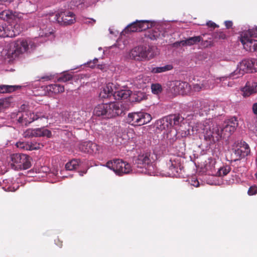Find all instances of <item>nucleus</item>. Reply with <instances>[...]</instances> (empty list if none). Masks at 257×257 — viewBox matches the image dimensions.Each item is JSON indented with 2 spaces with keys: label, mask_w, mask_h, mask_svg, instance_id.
Wrapping results in <instances>:
<instances>
[{
  "label": "nucleus",
  "mask_w": 257,
  "mask_h": 257,
  "mask_svg": "<svg viewBox=\"0 0 257 257\" xmlns=\"http://www.w3.org/2000/svg\"><path fill=\"white\" fill-rule=\"evenodd\" d=\"M124 113L122 104L118 102L100 103L93 110L94 115L103 118H111Z\"/></svg>",
  "instance_id": "f257e3e1"
},
{
  "label": "nucleus",
  "mask_w": 257,
  "mask_h": 257,
  "mask_svg": "<svg viewBox=\"0 0 257 257\" xmlns=\"http://www.w3.org/2000/svg\"><path fill=\"white\" fill-rule=\"evenodd\" d=\"M35 47V43L32 40L19 39L11 45L8 54L12 58H16L20 54L27 52L30 49H34Z\"/></svg>",
  "instance_id": "f03ea898"
},
{
  "label": "nucleus",
  "mask_w": 257,
  "mask_h": 257,
  "mask_svg": "<svg viewBox=\"0 0 257 257\" xmlns=\"http://www.w3.org/2000/svg\"><path fill=\"white\" fill-rule=\"evenodd\" d=\"M11 166L15 170H26L31 166L32 158L24 154H13L10 156Z\"/></svg>",
  "instance_id": "7ed1b4c3"
},
{
  "label": "nucleus",
  "mask_w": 257,
  "mask_h": 257,
  "mask_svg": "<svg viewBox=\"0 0 257 257\" xmlns=\"http://www.w3.org/2000/svg\"><path fill=\"white\" fill-rule=\"evenodd\" d=\"M105 166L119 176L128 174L132 171L131 165L119 159L108 161Z\"/></svg>",
  "instance_id": "20e7f679"
},
{
  "label": "nucleus",
  "mask_w": 257,
  "mask_h": 257,
  "mask_svg": "<svg viewBox=\"0 0 257 257\" xmlns=\"http://www.w3.org/2000/svg\"><path fill=\"white\" fill-rule=\"evenodd\" d=\"M48 115L43 112L38 111L36 113L31 111L24 112L19 117L18 119L19 123L27 125L35 120L40 119L47 123Z\"/></svg>",
  "instance_id": "39448f33"
},
{
  "label": "nucleus",
  "mask_w": 257,
  "mask_h": 257,
  "mask_svg": "<svg viewBox=\"0 0 257 257\" xmlns=\"http://www.w3.org/2000/svg\"><path fill=\"white\" fill-rule=\"evenodd\" d=\"M152 119L151 115L143 112L129 113L126 118L127 122L134 126H140L149 122Z\"/></svg>",
  "instance_id": "423d86ee"
},
{
  "label": "nucleus",
  "mask_w": 257,
  "mask_h": 257,
  "mask_svg": "<svg viewBox=\"0 0 257 257\" xmlns=\"http://www.w3.org/2000/svg\"><path fill=\"white\" fill-rule=\"evenodd\" d=\"M154 56L153 48L141 46L135 47L130 53V57L137 61L149 60L153 58Z\"/></svg>",
  "instance_id": "0eeeda50"
},
{
  "label": "nucleus",
  "mask_w": 257,
  "mask_h": 257,
  "mask_svg": "<svg viewBox=\"0 0 257 257\" xmlns=\"http://www.w3.org/2000/svg\"><path fill=\"white\" fill-rule=\"evenodd\" d=\"M157 159L154 153L146 152L138 156L135 160V164L138 168H145L149 169Z\"/></svg>",
  "instance_id": "6e6552de"
},
{
  "label": "nucleus",
  "mask_w": 257,
  "mask_h": 257,
  "mask_svg": "<svg viewBox=\"0 0 257 257\" xmlns=\"http://www.w3.org/2000/svg\"><path fill=\"white\" fill-rule=\"evenodd\" d=\"M152 23L148 20H137L127 25L122 33L128 34L132 32L145 31L152 27Z\"/></svg>",
  "instance_id": "1a4fd4ad"
},
{
  "label": "nucleus",
  "mask_w": 257,
  "mask_h": 257,
  "mask_svg": "<svg viewBox=\"0 0 257 257\" xmlns=\"http://www.w3.org/2000/svg\"><path fill=\"white\" fill-rule=\"evenodd\" d=\"M203 130L205 140L211 143H215L222 138L220 129L217 125H212V128L209 125H205Z\"/></svg>",
  "instance_id": "9d476101"
},
{
  "label": "nucleus",
  "mask_w": 257,
  "mask_h": 257,
  "mask_svg": "<svg viewBox=\"0 0 257 257\" xmlns=\"http://www.w3.org/2000/svg\"><path fill=\"white\" fill-rule=\"evenodd\" d=\"M183 120V117L180 114H172L163 117L159 121L161 128L165 130L175 125H179Z\"/></svg>",
  "instance_id": "9b49d317"
},
{
  "label": "nucleus",
  "mask_w": 257,
  "mask_h": 257,
  "mask_svg": "<svg viewBox=\"0 0 257 257\" xmlns=\"http://www.w3.org/2000/svg\"><path fill=\"white\" fill-rule=\"evenodd\" d=\"M19 26L16 25H6V24L0 26V37H15L20 34L21 31L18 30Z\"/></svg>",
  "instance_id": "f8f14e48"
},
{
  "label": "nucleus",
  "mask_w": 257,
  "mask_h": 257,
  "mask_svg": "<svg viewBox=\"0 0 257 257\" xmlns=\"http://www.w3.org/2000/svg\"><path fill=\"white\" fill-rule=\"evenodd\" d=\"M250 153V148L248 144L243 142L234 149L232 158L234 161H238L247 156Z\"/></svg>",
  "instance_id": "ddd939ff"
},
{
  "label": "nucleus",
  "mask_w": 257,
  "mask_h": 257,
  "mask_svg": "<svg viewBox=\"0 0 257 257\" xmlns=\"http://www.w3.org/2000/svg\"><path fill=\"white\" fill-rule=\"evenodd\" d=\"M58 22L64 25H71L75 22V15L71 12H62L56 15Z\"/></svg>",
  "instance_id": "4468645a"
},
{
  "label": "nucleus",
  "mask_w": 257,
  "mask_h": 257,
  "mask_svg": "<svg viewBox=\"0 0 257 257\" xmlns=\"http://www.w3.org/2000/svg\"><path fill=\"white\" fill-rule=\"evenodd\" d=\"M25 137H47L50 138L52 134L50 131L44 128H37L36 129H29L25 132Z\"/></svg>",
  "instance_id": "2eb2a0df"
},
{
  "label": "nucleus",
  "mask_w": 257,
  "mask_h": 257,
  "mask_svg": "<svg viewBox=\"0 0 257 257\" xmlns=\"http://www.w3.org/2000/svg\"><path fill=\"white\" fill-rule=\"evenodd\" d=\"M81 151L89 154L98 153L100 147L91 141L85 142L82 143L80 147Z\"/></svg>",
  "instance_id": "dca6fc26"
},
{
  "label": "nucleus",
  "mask_w": 257,
  "mask_h": 257,
  "mask_svg": "<svg viewBox=\"0 0 257 257\" xmlns=\"http://www.w3.org/2000/svg\"><path fill=\"white\" fill-rule=\"evenodd\" d=\"M252 63L249 62V59H245L240 62L239 64L237 65V69L231 74L232 76L239 74L242 75L245 73L251 72V66Z\"/></svg>",
  "instance_id": "f3484780"
},
{
  "label": "nucleus",
  "mask_w": 257,
  "mask_h": 257,
  "mask_svg": "<svg viewBox=\"0 0 257 257\" xmlns=\"http://www.w3.org/2000/svg\"><path fill=\"white\" fill-rule=\"evenodd\" d=\"M193 108L195 111H198L200 115L207 113L210 110L208 102L204 100L195 101Z\"/></svg>",
  "instance_id": "a211bd4d"
},
{
  "label": "nucleus",
  "mask_w": 257,
  "mask_h": 257,
  "mask_svg": "<svg viewBox=\"0 0 257 257\" xmlns=\"http://www.w3.org/2000/svg\"><path fill=\"white\" fill-rule=\"evenodd\" d=\"M242 96L244 97L257 92V83L247 82L244 87L241 89Z\"/></svg>",
  "instance_id": "6ab92c4d"
},
{
  "label": "nucleus",
  "mask_w": 257,
  "mask_h": 257,
  "mask_svg": "<svg viewBox=\"0 0 257 257\" xmlns=\"http://www.w3.org/2000/svg\"><path fill=\"white\" fill-rule=\"evenodd\" d=\"M173 88L176 93L183 94L189 89L188 83L186 82L176 81L173 83Z\"/></svg>",
  "instance_id": "aec40b11"
},
{
  "label": "nucleus",
  "mask_w": 257,
  "mask_h": 257,
  "mask_svg": "<svg viewBox=\"0 0 257 257\" xmlns=\"http://www.w3.org/2000/svg\"><path fill=\"white\" fill-rule=\"evenodd\" d=\"M167 166L169 168L168 173L170 175L176 176L179 171L180 163L176 160L171 159L167 163Z\"/></svg>",
  "instance_id": "412c9836"
},
{
  "label": "nucleus",
  "mask_w": 257,
  "mask_h": 257,
  "mask_svg": "<svg viewBox=\"0 0 257 257\" xmlns=\"http://www.w3.org/2000/svg\"><path fill=\"white\" fill-rule=\"evenodd\" d=\"M257 37V27L253 28L243 32L240 39L241 42L254 40L252 38Z\"/></svg>",
  "instance_id": "4be33fe9"
},
{
  "label": "nucleus",
  "mask_w": 257,
  "mask_h": 257,
  "mask_svg": "<svg viewBox=\"0 0 257 257\" xmlns=\"http://www.w3.org/2000/svg\"><path fill=\"white\" fill-rule=\"evenodd\" d=\"M112 85V83H109L103 88L100 93L102 98H106L113 96L116 98V92L113 91Z\"/></svg>",
  "instance_id": "5701e85b"
},
{
  "label": "nucleus",
  "mask_w": 257,
  "mask_h": 257,
  "mask_svg": "<svg viewBox=\"0 0 257 257\" xmlns=\"http://www.w3.org/2000/svg\"><path fill=\"white\" fill-rule=\"evenodd\" d=\"M161 35H163V33L159 28L156 27L148 31L145 34V36L146 38H149L152 40H157L158 38L161 37Z\"/></svg>",
  "instance_id": "b1692460"
},
{
  "label": "nucleus",
  "mask_w": 257,
  "mask_h": 257,
  "mask_svg": "<svg viewBox=\"0 0 257 257\" xmlns=\"http://www.w3.org/2000/svg\"><path fill=\"white\" fill-rule=\"evenodd\" d=\"M236 130L234 127H232L229 124H227L225 122L223 126L220 129V132L222 135V138H228Z\"/></svg>",
  "instance_id": "393cba45"
},
{
  "label": "nucleus",
  "mask_w": 257,
  "mask_h": 257,
  "mask_svg": "<svg viewBox=\"0 0 257 257\" xmlns=\"http://www.w3.org/2000/svg\"><path fill=\"white\" fill-rule=\"evenodd\" d=\"M202 40V38L200 36H194L192 37H190L185 40H182V46H191L193 45L196 44L199 42H200Z\"/></svg>",
  "instance_id": "a878e982"
},
{
  "label": "nucleus",
  "mask_w": 257,
  "mask_h": 257,
  "mask_svg": "<svg viewBox=\"0 0 257 257\" xmlns=\"http://www.w3.org/2000/svg\"><path fill=\"white\" fill-rule=\"evenodd\" d=\"M47 91L54 94L62 93L64 91V87L58 84H52L47 86Z\"/></svg>",
  "instance_id": "bb28decb"
},
{
  "label": "nucleus",
  "mask_w": 257,
  "mask_h": 257,
  "mask_svg": "<svg viewBox=\"0 0 257 257\" xmlns=\"http://www.w3.org/2000/svg\"><path fill=\"white\" fill-rule=\"evenodd\" d=\"M16 16V13L11 10H7L0 13V18L6 21L13 20Z\"/></svg>",
  "instance_id": "cd10ccee"
},
{
  "label": "nucleus",
  "mask_w": 257,
  "mask_h": 257,
  "mask_svg": "<svg viewBox=\"0 0 257 257\" xmlns=\"http://www.w3.org/2000/svg\"><path fill=\"white\" fill-rule=\"evenodd\" d=\"M244 49L249 51H257V41L252 40L241 42Z\"/></svg>",
  "instance_id": "c85d7f7f"
},
{
  "label": "nucleus",
  "mask_w": 257,
  "mask_h": 257,
  "mask_svg": "<svg viewBox=\"0 0 257 257\" xmlns=\"http://www.w3.org/2000/svg\"><path fill=\"white\" fill-rule=\"evenodd\" d=\"M21 88L19 85H0V93H11Z\"/></svg>",
  "instance_id": "c756f323"
},
{
  "label": "nucleus",
  "mask_w": 257,
  "mask_h": 257,
  "mask_svg": "<svg viewBox=\"0 0 257 257\" xmlns=\"http://www.w3.org/2000/svg\"><path fill=\"white\" fill-rule=\"evenodd\" d=\"M173 69L171 65H166L164 66L152 68L151 72L153 73H160L171 70Z\"/></svg>",
  "instance_id": "7c9ffc66"
},
{
  "label": "nucleus",
  "mask_w": 257,
  "mask_h": 257,
  "mask_svg": "<svg viewBox=\"0 0 257 257\" xmlns=\"http://www.w3.org/2000/svg\"><path fill=\"white\" fill-rule=\"evenodd\" d=\"M80 160L78 159H73L68 162L65 165V168L67 170L72 171L76 169L79 165Z\"/></svg>",
  "instance_id": "2f4dec72"
},
{
  "label": "nucleus",
  "mask_w": 257,
  "mask_h": 257,
  "mask_svg": "<svg viewBox=\"0 0 257 257\" xmlns=\"http://www.w3.org/2000/svg\"><path fill=\"white\" fill-rule=\"evenodd\" d=\"M167 139L170 144H173L178 139L177 131L171 130L167 134Z\"/></svg>",
  "instance_id": "473e14b6"
},
{
  "label": "nucleus",
  "mask_w": 257,
  "mask_h": 257,
  "mask_svg": "<svg viewBox=\"0 0 257 257\" xmlns=\"http://www.w3.org/2000/svg\"><path fill=\"white\" fill-rule=\"evenodd\" d=\"M231 168L228 166H225L220 168L217 172L218 176L223 177L226 175L230 171Z\"/></svg>",
  "instance_id": "72a5a7b5"
},
{
  "label": "nucleus",
  "mask_w": 257,
  "mask_h": 257,
  "mask_svg": "<svg viewBox=\"0 0 257 257\" xmlns=\"http://www.w3.org/2000/svg\"><path fill=\"white\" fill-rule=\"evenodd\" d=\"M213 38L214 40H224L226 38V34L222 31H217L214 32L212 35Z\"/></svg>",
  "instance_id": "f704fd0d"
},
{
  "label": "nucleus",
  "mask_w": 257,
  "mask_h": 257,
  "mask_svg": "<svg viewBox=\"0 0 257 257\" xmlns=\"http://www.w3.org/2000/svg\"><path fill=\"white\" fill-rule=\"evenodd\" d=\"M152 92L155 94H158L162 91V87L159 83L152 84L151 85Z\"/></svg>",
  "instance_id": "c9c22d12"
},
{
  "label": "nucleus",
  "mask_w": 257,
  "mask_h": 257,
  "mask_svg": "<svg viewBox=\"0 0 257 257\" xmlns=\"http://www.w3.org/2000/svg\"><path fill=\"white\" fill-rule=\"evenodd\" d=\"M72 79V75L69 73H65L58 78V81L66 82Z\"/></svg>",
  "instance_id": "e433bc0d"
},
{
  "label": "nucleus",
  "mask_w": 257,
  "mask_h": 257,
  "mask_svg": "<svg viewBox=\"0 0 257 257\" xmlns=\"http://www.w3.org/2000/svg\"><path fill=\"white\" fill-rule=\"evenodd\" d=\"M225 122L227 124H229V125L230 126H231L232 127H234V128L235 129H236V127L238 125V120L235 117H231Z\"/></svg>",
  "instance_id": "4c0bfd02"
},
{
  "label": "nucleus",
  "mask_w": 257,
  "mask_h": 257,
  "mask_svg": "<svg viewBox=\"0 0 257 257\" xmlns=\"http://www.w3.org/2000/svg\"><path fill=\"white\" fill-rule=\"evenodd\" d=\"M130 95L129 92H126L125 90H120L117 92H116V96H117L118 97V99L120 98L121 99L122 98H126Z\"/></svg>",
  "instance_id": "58836bf2"
},
{
  "label": "nucleus",
  "mask_w": 257,
  "mask_h": 257,
  "mask_svg": "<svg viewBox=\"0 0 257 257\" xmlns=\"http://www.w3.org/2000/svg\"><path fill=\"white\" fill-rule=\"evenodd\" d=\"M10 105L9 101L7 99H0V112L3 109L8 107Z\"/></svg>",
  "instance_id": "ea45409f"
},
{
  "label": "nucleus",
  "mask_w": 257,
  "mask_h": 257,
  "mask_svg": "<svg viewBox=\"0 0 257 257\" xmlns=\"http://www.w3.org/2000/svg\"><path fill=\"white\" fill-rule=\"evenodd\" d=\"M249 62L252 64H250L251 66V72H257V59H249Z\"/></svg>",
  "instance_id": "a19ab883"
},
{
  "label": "nucleus",
  "mask_w": 257,
  "mask_h": 257,
  "mask_svg": "<svg viewBox=\"0 0 257 257\" xmlns=\"http://www.w3.org/2000/svg\"><path fill=\"white\" fill-rule=\"evenodd\" d=\"M206 163L205 168L206 170L211 169L214 164V161L212 158H209Z\"/></svg>",
  "instance_id": "79ce46f5"
},
{
  "label": "nucleus",
  "mask_w": 257,
  "mask_h": 257,
  "mask_svg": "<svg viewBox=\"0 0 257 257\" xmlns=\"http://www.w3.org/2000/svg\"><path fill=\"white\" fill-rule=\"evenodd\" d=\"M247 126L249 130L257 135V123H255L253 125H251L250 123L247 122Z\"/></svg>",
  "instance_id": "37998d69"
},
{
  "label": "nucleus",
  "mask_w": 257,
  "mask_h": 257,
  "mask_svg": "<svg viewBox=\"0 0 257 257\" xmlns=\"http://www.w3.org/2000/svg\"><path fill=\"white\" fill-rule=\"evenodd\" d=\"M248 195H253L257 193V187L256 186L250 187L247 192Z\"/></svg>",
  "instance_id": "c03bdc74"
},
{
  "label": "nucleus",
  "mask_w": 257,
  "mask_h": 257,
  "mask_svg": "<svg viewBox=\"0 0 257 257\" xmlns=\"http://www.w3.org/2000/svg\"><path fill=\"white\" fill-rule=\"evenodd\" d=\"M190 184L191 185L195 187H198L199 186V183L197 179L193 178L190 181Z\"/></svg>",
  "instance_id": "a18cd8bd"
},
{
  "label": "nucleus",
  "mask_w": 257,
  "mask_h": 257,
  "mask_svg": "<svg viewBox=\"0 0 257 257\" xmlns=\"http://www.w3.org/2000/svg\"><path fill=\"white\" fill-rule=\"evenodd\" d=\"M206 25L210 28L215 29V28H218L219 26L216 25L215 23L210 21L206 23Z\"/></svg>",
  "instance_id": "49530a36"
},
{
  "label": "nucleus",
  "mask_w": 257,
  "mask_h": 257,
  "mask_svg": "<svg viewBox=\"0 0 257 257\" xmlns=\"http://www.w3.org/2000/svg\"><path fill=\"white\" fill-rule=\"evenodd\" d=\"M201 41L202 42L201 45L204 47H207L209 46H211V43L210 41H208L207 40L204 41H203V40Z\"/></svg>",
  "instance_id": "de8ad7c7"
},
{
  "label": "nucleus",
  "mask_w": 257,
  "mask_h": 257,
  "mask_svg": "<svg viewBox=\"0 0 257 257\" xmlns=\"http://www.w3.org/2000/svg\"><path fill=\"white\" fill-rule=\"evenodd\" d=\"M193 89L195 91H199L202 89V85L198 84H195L193 85Z\"/></svg>",
  "instance_id": "09e8293b"
},
{
  "label": "nucleus",
  "mask_w": 257,
  "mask_h": 257,
  "mask_svg": "<svg viewBox=\"0 0 257 257\" xmlns=\"http://www.w3.org/2000/svg\"><path fill=\"white\" fill-rule=\"evenodd\" d=\"M224 23H225V27H226L227 29L230 28L232 26V25H233L232 21H226L224 22Z\"/></svg>",
  "instance_id": "8fccbe9b"
},
{
  "label": "nucleus",
  "mask_w": 257,
  "mask_h": 257,
  "mask_svg": "<svg viewBox=\"0 0 257 257\" xmlns=\"http://www.w3.org/2000/svg\"><path fill=\"white\" fill-rule=\"evenodd\" d=\"M252 109L253 113L257 115V103H254L252 105Z\"/></svg>",
  "instance_id": "3c124183"
},
{
  "label": "nucleus",
  "mask_w": 257,
  "mask_h": 257,
  "mask_svg": "<svg viewBox=\"0 0 257 257\" xmlns=\"http://www.w3.org/2000/svg\"><path fill=\"white\" fill-rule=\"evenodd\" d=\"M189 134V132L186 131H183L181 133V137H186L187 136H188Z\"/></svg>",
  "instance_id": "603ef678"
},
{
  "label": "nucleus",
  "mask_w": 257,
  "mask_h": 257,
  "mask_svg": "<svg viewBox=\"0 0 257 257\" xmlns=\"http://www.w3.org/2000/svg\"><path fill=\"white\" fill-rule=\"evenodd\" d=\"M16 146L18 148H21V149H24L25 148V144L24 143L22 142H19L16 144Z\"/></svg>",
  "instance_id": "864d4df0"
},
{
  "label": "nucleus",
  "mask_w": 257,
  "mask_h": 257,
  "mask_svg": "<svg viewBox=\"0 0 257 257\" xmlns=\"http://www.w3.org/2000/svg\"><path fill=\"white\" fill-rule=\"evenodd\" d=\"M55 241L57 245L59 246L60 247L62 246V241H60L59 238L56 239Z\"/></svg>",
  "instance_id": "5fc2aeb1"
},
{
  "label": "nucleus",
  "mask_w": 257,
  "mask_h": 257,
  "mask_svg": "<svg viewBox=\"0 0 257 257\" xmlns=\"http://www.w3.org/2000/svg\"><path fill=\"white\" fill-rule=\"evenodd\" d=\"M182 41L176 42L173 44V46L174 47H178L180 46H182Z\"/></svg>",
  "instance_id": "6e6d98bb"
},
{
  "label": "nucleus",
  "mask_w": 257,
  "mask_h": 257,
  "mask_svg": "<svg viewBox=\"0 0 257 257\" xmlns=\"http://www.w3.org/2000/svg\"><path fill=\"white\" fill-rule=\"evenodd\" d=\"M86 171H80L79 172V174L80 176H82L84 174H85L86 173Z\"/></svg>",
  "instance_id": "4d7b16f0"
},
{
  "label": "nucleus",
  "mask_w": 257,
  "mask_h": 257,
  "mask_svg": "<svg viewBox=\"0 0 257 257\" xmlns=\"http://www.w3.org/2000/svg\"><path fill=\"white\" fill-rule=\"evenodd\" d=\"M51 33H45V34H41V36L42 37L45 36V37H48L50 35H51Z\"/></svg>",
  "instance_id": "13d9d810"
},
{
  "label": "nucleus",
  "mask_w": 257,
  "mask_h": 257,
  "mask_svg": "<svg viewBox=\"0 0 257 257\" xmlns=\"http://www.w3.org/2000/svg\"><path fill=\"white\" fill-rule=\"evenodd\" d=\"M0 1H1V2H11L14 1V0H0Z\"/></svg>",
  "instance_id": "bf43d9fd"
},
{
  "label": "nucleus",
  "mask_w": 257,
  "mask_h": 257,
  "mask_svg": "<svg viewBox=\"0 0 257 257\" xmlns=\"http://www.w3.org/2000/svg\"><path fill=\"white\" fill-rule=\"evenodd\" d=\"M42 78L44 79H47V80L50 79V78L49 76L43 77H42Z\"/></svg>",
  "instance_id": "052dcab7"
},
{
  "label": "nucleus",
  "mask_w": 257,
  "mask_h": 257,
  "mask_svg": "<svg viewBox=\"0 0 257 257\" xmlns=\"http://www.w3.org/2000/svg\"><path fill=\"white\" fill-rule=\"evenodd\" d=\"M98 62V59H94L93 61V64H95L97 62Z\"/></svg>",
  "instance_id": "680f3d73"
},
{
  "label": "nucleus",
  "mask_w": 257,
  "mask_h": 257,
  "mask_svg": "<svg viewBox=\"0 0 257 257\" xmlns=\"http://www.w3.org/2000/svg\"><path fill=\"white\" fill-rule=\"evenodd\" d=\"M91 21H92V25H93L96 22V21L93 19H91Z\"/></svg>",
  "instance_id": "e2e57ef3"
},
{
  "label": "nucleus",
  "mask_w": 257,
  "mask_h": 257,
  "mask_svg": "<svg viewBox=\"0 0 257 257\" xmlns=\"http://www.w3.org/2000/svg\"><path fill=\"white\" fill-rule=\"evenodd\" d=\"M91 62H90L89 63V66H90V67H94L93 65H91Z\"/></svg>",
  "instance_id": "0e129e2a"
},
{
  "label": "nucleus",
  "mask_w": 257,
  "mask_h": 257,
  "mask_svg": "<svg viewBox=\"0 0 257 257\" xmlns=\"http://www.w3.org/2000/svg\"><path fill=\"white\" fill-rule=\"evenodd\" d=\"M98 68L99 69H102V66L98 65Z\"/></svg>",
  "instance_id": "69168bd1"
},
{
  "label": "nucleus",
  "mask_w": 257,
  "mask_h": 257,
  "mask_svg": "<svg viewBox=\"0 0 257 257\" xmlns=\"http://www.w3.org/2000/svg\"><path fill=\"white\" fill-rule=\"evenodd\" d=\"M256 162L257 163V150L256 152Z\"/></svg>",
  "instance_id": "338daca9"
},
{
  "label": "nucleus",
  "mask_w": 257,
  "mask_h": 257,
  "mask_svg": "<svg viewBox=\"0 0 257 257\" xmlns=\"http://www.w3.org/2000/svg\"><path fill=\"white\" fill-rule=\"evenodd\" d=\"M255 176H256V178H257V172L255 174Z\"/></svg>",
  "instance_id": "774afa93"
}]
</instances>
